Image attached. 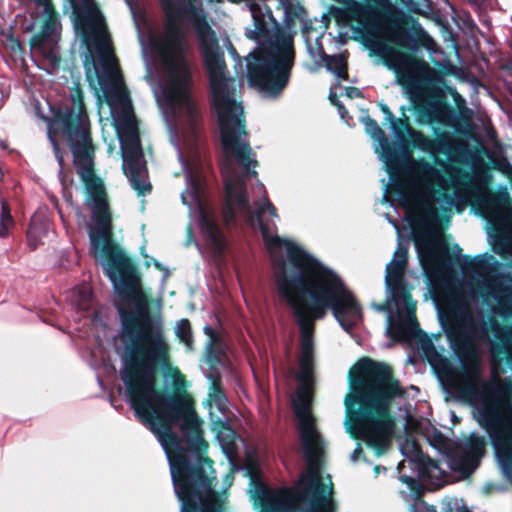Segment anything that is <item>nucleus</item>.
Returning a JSON list of instances; mask_svg holds the SVG:
<instances>
[{
	"mask_svg": "<svg viewBox=\"0 0 512 512\" xmlns=\"http://www.w3.org/2000/svg\"><path fill=\"white\" fill-rule=\"evenodd\" d=\"M420 476L423 480H428L432 484H437L443 479L444 471L439 467L436 461L429 457H421Z\"/></svg>",
	"mask_w": 512,
	"mask_h": 512,
	"instance_id": "obj_23",
	"label": "nucleus"
},
{
	"mask_svg": "<svg viewBox=\"0 0 512 512\" xmlns=\"http://www.w3.org/2000/svg\"><path fill=\"white\" fill-rule=\"evenodd\" d=\"M381 109L384 113H386L388 115V118L392 121L393 120V115L392 113L389 111L388 107L386 105H381Z\"/></svg>",
	"mask_w": 512,
	"mask_h": 512,
	"instance_id": "obj_34",
	"label": "nucleus"
},
{
	"mask_svg": "<svg viewBox=\"0 0 512 512\" xmlns=\"http://www.w3.org/2000/svg\"><path fill=\"white\" fill-rule=\"evenodd\" d=\"M201 448L191 443V434L162 446L170 465L174 492L181 503L180 512H222L215 491V471L200 453L207 447L201 436Z\"/></svg>",
	"mask_w": 512,
	"mask_h": 512,
	"instance_id": "obj_6",
	"label": "nucleus"
},
{
	"mask_svg": "<svg viewBox=\"0 0 512 512\" xmlns=\"http://www.w3.org/2000/svg\"><path fill=\"white\" fill-rule=\"evenodd\" d=\"M373 308L379 312H387V330H397L400 334L413 331L416 326V303L411 296L396 295L394 291H387L385 304H373Z\"/></svg>",
	"mask_w": 512,
	"mask_h": 512,
	"instance_id": "obj_14",
	"label": "nucleus"
},
{
	"mask_svg": "<svg viewBox=\"0 0 512 512\" xmlns=\"http://www.w3.org/2000/svg\"><path fill=\"white\" fill-rule=\"evenodd\" d=\"M295 34L290 26L278 29L248 55L249 83L264 96L276 97L287 86L295 59Z\"/></svg>",
	"mask_w": 512,
	"mask_h": 512,
	"instance_id": "obj_7",
	"label": "nucleus"
},
{
	"mask_svg": "<svg viewBox=\"0 0 512 512\" xmlns=\"http://www.w3.org/2000/svg\"><path fill=\"white\" fill-rule=\"evenodd\" d=\"M329 98L333 105H335V106L340 105V102L337 100V96L335 93L330 92Z\"/></svg>",
	"mask_w": 512,
	"mask_h": 512,
	"instance_id": "obj_33",
	"label": "nucleus"
},
{
	"mask_svg": "<svg viewBox=\"0 0 512 512\" xmlns=\"http://www.w3.org/2000/svg\"><path fill=\"white\" fill-rule=\"evenodd\" d=\"M41 10V33L31 40V56L37 66L53 74L59 66L60 56L56 45L60 24L49 0H33Z\"/></svg>",
	"mask_w": 512,
	"mask_h": 512,
	"instance_id": "obj_10",
	"label": "nucleus"
},
{
	"mask_svg": "<svg viewBox=\"0 0 512 512\" xmlns=\"http://www.w3.org/2000/svg\"><path fill=\"white\" fill-rule=\"evenodd\" d=\"M357 452H358V449H356V450H355V452H354V454H353V456H352L353 460H355V459H356Z\"/></svg>",
	"mask_w": 512,
	"mask_h": 512,
	"instance_id": "obj_38",
	"label": "nucleus"
},
{
	"mask_svg": "<svg viewBox=\"0 0 512 512\" xmlns=\"http://www.w3.org/2000/svg\"><path fill=\"white\" fill-rule=\"evenodd\" d=\"M392 224H393V225H394V227L399 231L397 224H396V223H394V222H392Z\"/></svg>",
	"mask_w": 512,
	"mask_h": 512,
	"instance_id": "obj_39",
	"label": "nucleus"
},
{
	"mask_svg": "<svg viewBox=\"0 0 512 512\" xmlns=\"http://www.w3.org/2000/svg\"><path fill=\"white\" fill-rule=\"evenodd\" d=\"M373 50L383 59L387 68L395 73L396 83L405 89L406 95L413 103L421 99L420 82L436 84L441 81L439 72L424 60L383 43H376Z\"/></svg>",
	"mask_w": 512,
	"mask_h": 512,
	"instance_id": "obj_8",
	"label": "nucleus"
},
{
	"mask_svg": "<svg viewBox=\"0 0 512 512\" xmlns=\"http://www.w3.org/2000/svg\"><path fill=\"white\" fill-rule=\"evenodd\" d=\"M472 177L462 169L411 159L399 185V202L411 221L433 222L438 210L462 212L472 199Z\"/></svg>",
	"mask_w": 512,
	"mask_h": 512,
	"instance_id": "obj_5",
	"label": "nucleus"
},
{
	"mask_svg": "<svg viewBox=\"0 0 512 512\" xmlns=\"http://www.w3.org/2000/svg\"><path fill=\"white\" fill-rule=\"evenodd\" d=\"M337 108H338V112H339V114H340L341 118H342L343 120L347 121V120H346V115L348 114V112H347V110L344 108V106H343L342 104H340V105H338V106H337Z\"/></svg>",
	"mask_w": 512,
	"mask_h": 512,
	"instance_id": "obj_32",
	"label": "nucleus"
},
{
	"mask_svg": "<svg viewBox=\"0 0 512 512\" xmlns=\"http://www.w3.org/2000/svg\"><path fill=\"white\" fill-rule=\"evenodd\" d=\"M295 506L294 493L289 489L267 491L262 497L263 512H292Z\"/></svg>",
	"mask_w": 512,
	"mask_h": 512,
	"instance_id": "obj_19",
	"label": "nucleus"
},
{
	"mask_svg": "<svg viewBox=\"0 0 512 512\" xmlns=\"http://www.w3.org/2000/svg\"><path fill=\"white\" fill-rule=\"evenodd\" d=\"M176 334L187 347H191L190 323L183 319L177 324Z\"/></svg>",
	"mask_w": 512,
	"mask_h": 512,
	"instance_id": "obj_26",
	"label": "nucleus"
},
{
	"mask_svg": "<svg viewBox=\"0 0 512 512\" xmlns=\"http://www.w3.org/2000/svg\"><path fill=\"white\" fill-rule=\"evenodd\" d=\"M328 71L338 79H347V61L344 55L326 56L323 60Z\"/></svg>",
	"mask_w": 512,
	"mask_h": 512,
	"instance_id": "obj_24",
	"label": "nucleus"
},
{
	"mask_svg": "<svg viewBox=\"0 0 512 512\" xmlns=\"http://www.w3.org/2000/svg\"><path fill=\"white\" fill-rule=\"evenodd\" d=\"M207 402L212 421L225 427L229 422V407L226 396L216 381L212 383Z\"/></svg>",
	"mask_w": 512,
	"mask_h": 512,
	"instance_id": "obj_20",
	"label": "nucleus"
},
{
	"mask_svg": "<svg viewBox=\"0 0 512 512\" xmlns=\"http://www.w3.org/2000/svg\"><path fill=\"white\" fill-rule=\"evenodd\" d=\"M73 13L91 30L98 51V62L85 63L86 76H122L111 49L103 17L93 0H69Z\"/></svg>",
	"mask_w": 512,
	"mask_h": 512,
	"instance_id": "obj_9",
	"label": "nucleus"
},
{
	"mask_svg": "<svg viewBox=\"0 0 512 512\" xmlns=\"http://www.w3.org/2000/svg\"><path fill=\"white\" fill-rule=\"evenodd\" d=\"M71 107L59 112L48 124V137L56 159L63 166V155L56 142L64 137L70 145L74 165L85 185V205L92 212V222L88 226L91 252L103 266L113 286H131L132 296L140 311L147 309L145 294L138 286V279L130 259L112 242L111 214L108 208L104 184L94 173V148L90 137V122L84 109L83 94L78 82L71 87Z\"/></svg>",
	"mask_w": 512,
	"mask_h": 512,
	"instance_id": "obj_3",
	"label": "nucleus"
},
{
	"mask_svg": "<svg viewBox=\"0 0 512 512\" xmlns=\"http://www.w3.org/2000/svg\"><path fill=\"white\" fill-rule=\"evenodd\" d=\"M366 132L377 142L375 152L385 163L389 174H394L398 167V160L395 153L391 150L384 132L378 126L376 121L367 117L363 120Z\"/></svg>",
	"mask_w": 512,
	"mask_h": 512,
	"instance_id": "obj_17",
	"label": "nucleus"
},
{
	"mask_svg": "<svg viewBox=\"0 0 512 512\" xmlns=\"http://www.w3.org/2000/svg\"><path fill=\"white\" fill-rule=\"evenodd\" d=\"M305 41L307 45V49L311 55V57L315 60V62L323 61L326 58V54L321 45L320 36H317L314 40V44L311 43V38L308 34V31H304Z\"/></svg>",
	"mask_w": 512,
	"mask_h": 512,
	"instance_id": "obj_25",
	"label": "nucleus"
},
{
	"mask_svg": "<svg viewBox=\"0 0 512 512\" xmlns=\"http://www.w3.org/2000/svg\"><path fill=\"white\" fill-rule=\"evenodd\" d=\"M115 347L122 364L119 375L136 416L162 446L178 439L173 428L179 425L183 437L191 434L192 445L201 448V423L190 399L166 396L155 388L158 369L169 356L161 318L145 313L131 322L124 319Z\"/></svg>",
	"mask_w": 512,
	"mask_h": 512,
	"instance_id": "obj_2",
	"label": "nucleus"
},
{
	"mask_svg": "<svg viewBox=\"0 0 512 512\" xmlns=\"http://www.w3.org/2000/svg\"><path fill=\"white\" fill-rule=\"evenodd\" d=\"M387 193H388V190H386V191H385V193H384V195H383V200H384V201H388V195H387Z\"/></svg>",
	"mask_w": 512,
	"mask_h": 512,
	"instance_id": "obj_37",
	"label": "nucleus"
},
{
	"mask_svg": "<svg viewBox=\"0 0 512 512\" xmlns=\"http://www.w3.org/2000/svg\"><path fill=\"white\" fill-rule=\"evenodd\" d=\"M479 422L487 429L494 444L512 450V409L500 411L497 407H483L479 410Z\"/></svg>",
	"mask_w": 512,
	"mask_h": 512,
	"instance_id": "obj_15",
	"label": "nucleus"
},
{
	"mask_svg": "<svg viewBox=\"0 0 512 512\" xmlns=\"http://www.w3.org/2000/svg\"><path fill=\"white\" fill-rule=\"evenodd\" d=\"M218 118L223 159L221 172L226 189L224 219L230 223L236 216L243 217L251 225H257L269 253L278 293L293 310L301 332L299 355V386L292 399L298 419V432L307 462L299 486L304 495L312 498V512H336L332 496V481L323 478L320 472V458L324 442L310 412L313 384V329L315 319L325 316L330 309L346 331L351 332L362 322V309L353 293L329 268L308 254L302 247L276 234V223L266 221L264 213L278 219L275 206L269 201L261 182L254 191L261 196L255 202L253 212L249 204L244 183L256 171L257 165L247 140L243 114H216Z\"/></svg>",
	"mask_w": 512,
	"mask_h": 512,
	"instance_id": "obj_1",
	"label": "nucleus"
},
{
	"mask_svg": "<svg viewBox=\"0 0 512 512\" xmlns=\"http://www.w3.org/2000/svg\"><path fill=\"white\" fill-rule=\"evenodd\" d=\"M204 332H205L207 335H209L211 338H213V336H214V331H213V329H212L211 327L206 326V327L204 328Z\"/></svg>",
	"mask_w": 512,
	"mask_h": 512,
	"instance_id": "obj_35",
	"label": "nucleus"
},
{
	"mask_svg": "<svg viewBox=\"0 0 512 512\" xmlns=\"http://www.w3.org/2000/svg\"><path fill=\"white\" fill-rule=\"evenodd\" d=\"M400 124L404 127L406 134L410 138V141L414 147L429 153H432L436 150V142L434 140L428 138L422 132L410 127L402 120H400Z\"/></svg>",
	"mask_w": 512,
	"mask_h": 512,
	"instance_id": "obj_22",
	"label": "nucleus"
},
{
	"mask_svg": "<svg viewBox=\"0 0 512 512\" xmlns=\"http://www.w3.org/2000/svg\"><path fill=\"white\" fill-rule=\"evenodd\" d=\"M347 16L358 22L370 32L393 21L397 8L390 0H348L346 1Z\"/></svg>",
	"mask_w": 512,
	"mask_h": 512,
	"instance_id": "obj_13",
	"label": "nucleus"
},
{
	"mask_svg": "<svg viewBox=\"0 0 512 512\" xmlns=\"http://www.w3.org/2000/svg\"><path fill=\"white\" fill-rule=\"evenodd\" d=\"M485 300L493 299L496 302L495 311L503 317L512 316V291L498 287H492L487 292L481 293Z\"/></svg>",
	"mask_w": 512,
	"mask_h": 512,
	"instance_id": "obj_21",
	"label": "nucleus"
},
{
	"mask_svg": "<svg viewBox=\"0 0 512 512\" xmlns=\"http://www.w3.org/2000/svg\"><path fill=\"white\" fill-rule=\"evenodd\" d=\"M1 220H3V223H12V217L10 215V210L6 202H2Z\"/></svg>",
	"mask_w": 512,
	"mask_h": 512,
	"instance_id": "obj_28",
	"label": "nucleus"
},
{
	"mask_svg": "<svg viewBox=\"0 0 512 512\" xmlns=\"http://www.w3.org/2000/svg\"><path fill=\"white\" fill-rule=\"evenodd\" d=\"M490 332L501 341L502 349L512 358V329L504 332L497 322L486 323L483 316L475 315L467 303L463 305L454 323L447 329L450 339L470 343L488 340Z\"/></svg>",
	"mask_w": 512,
	"mask_h": 512,
	"instance_id": "obj_11",
	"label": "nucleus"
},
{
	"mask_svg": "<svg viewBox=\"0 0 512 512\" xmlns=\"http://www.w3.org/2000/svg\"><path fill=\"white\" fill-rule=\"evenodd\" d=\"M406 263L407 250L399 243L393 259L386 266L385 284L387 291H394L396 295L400 296H411L404 283Z\"/></svg>",
	"mask_w": 512,
	"mask_h": 512,
	"instance_id": "obj_16",
	"label": "nucleus"
},
{
	"mask_svg": "<svg viewBox=\"0 0 512 512\" xmlns=\"http://www.w3.org/2000/svg\"><path fill=\"white\" fill-rule=\"evenodd\" d=\"M346 95L349 98L360 97L361 92L357 88L350 87L346 89Z\"/></svg>",
	"mask_w": 512,
	"mask_h": 512,
	"instance_id": "obj_30",
	"label": "nucleus"
},
{
	"mask_svg": "<svg viewBox=\"0 0 512 512\" xmlns=\"http://www.w3.org/2000/svg\"><path fill=\"white\" fill-rule=\"evenodd\" d=\"M12 225V223H3V220L0 221V237H5L8 233V228Z\"/></svg>",
	"mask_w": 512,
	"mask_h": 512,
	"instance_id": "obj_31",
	"label": "nucleus"
},
{
	"mask_svg": "<svg viewBox=\"0 0 512 512\" xmlns=\"http://www.w3.org/2000/svg\"><path fill=\"white\" fill-rule=\"evenodd\" d=\"M80 299L76 301V305L81 310H87L89 308V302L91 300V291L88 287H83L79 291Z\"/></svg>",
	"mask_w": 512,
	"mask_h": 512,
	"instance_id": "obj_27",
	"label": "nucleus"
},
{
	"mask_svg": "<svg viewBox=\"0 0 512 512\" xmlns=\"http://www.w3.org/2000/svg\"><path fill=\"white\" fill-rule=\"evenodd\" d=\"M491 261L495 262L494 257L491 255H487V254L480 255L477 258L478 264L490 263Z\"/></svg>",
	"mask_w": 512,
	"mask_h": 512,
	"instance_id": "obj_29",
	"label": "nucleus"
},
{
	"mask_svg": "<svg viewBox=\"0 0 512 512\" xmlns=\"http://www.w3.org/2000/svg\"><path fill=\"white\" fill-rule=\"evenodd\" d=\"M396 134H397V135H398V137H400V138H403V137H404V134H403V132L401 131V129H400V128H397V129H396Z\"/></svg>",
	"mask_w": 512,
	"mask_h": 512,
	"instance_id": "obj_36",
	"label": "nucleus"
},
{
	"mask_svg": "<svg viewBox=\"0 0 512 512\" xmlns=\"http://www.w3.org/2000/svg\"><path fill=\"white\" fill-rule=\"evenodd\" d=\"M351 374L353 394L345 398L348 419L347 430L364 440L368 446L381 454L389 445L394 432V421L389 407L391 400L402 394L393 380L390 368L370 360L358 362Z\"/></svg>",
	"mask_w": 512,
	"mask_h": 512,
	"instance_id": "obj_4",
	"label": "nucleus"
},
{
	"mask_svg": "<svg viewBox=\"0 0 512 512\" xmlns=\"http://www.w3.org/2000/svg\"><path fill=\"white\" fill-rule=\"evenodd\" d=\"M489 217L495 226V234H489L494 252L503 258L512 257V220L508 223L504 217Z\"/></svg>",
	"mask_w": 512,
	"mask_h": 512,
	"instance_id": "obj_18",
	"label": "nucleus"
},
{
	"mask_svg": "<svg viewBox=\"0 0 512 512\" xmlns=\"http://www.w3.org/2000/svg\"><path fill=\"white\" fill-rule=\"evenodd\" d=\"M415 246L422 267L431 279H437L446 271L447 248L439 229H425L415 234Z\"/></svg>",
	"mask_w": 512,
	"mask_h": 512,
	"instance_id": "obj_12",
	"label": "nucleus"
}]
</instances>
